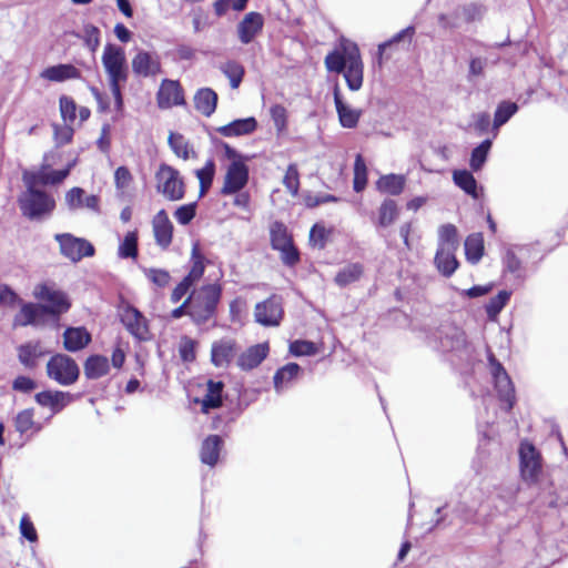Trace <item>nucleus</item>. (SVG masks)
Instances as JSON below:
<instances>
[{
	"label": "nucleus",
	"mask_w": 568,
	"mask_h": 568,
	"mask_svg": "<svg viewBox=\"0 0 568 568\" xmlns=\"http://www.w3.org/2000/svg\"><path fill=\"white\" fill-rule=\"evenodd\" d=\"M36 298L44 304L22 303L19 314L14 317L17 326H37L44 324V316L59 317L67 313L71 303L65 293L54 290L45 284L38 285L34 290Z\"/></svg>",
	"instance_id": "obj_1"
},
{
	"label": "nucleus",
	"mask_w": 568,
	"mask_h": 568,
	"mask_svg": "<svg viewBox=\"0 0 568 568\" xmlns=\"http://www.w3.org/2000/svg\"><path fill=\"white\" fill-rule=\"evenodd\" d=\"M101 60L108 77L111 93L114 98L115 110L122 111V85L129 79V69L124 49L120 45L108 43L104 47Z\"/></svg>",
	"instance_id": "obj_2"
},
{
	"label": "nucleus",
	"mask_w": 568,
	"mask_h": 568,
	"mask_svg": "<svg viewBox=\"0 0 568 568\" xmlns=\"http://www.w3.org/2000/svg\"><path fill=\"white\" fill-rule=\"evenodd\" d=\"M222 288L217 284H207L195 290L187 297L190 302L189 316L197 324H204L211 320L216 312L221 300Z\"/></svg>",
	"instance_id": "obj_3"
},
{
	"label": "nucleus",
	"mask_w": 568,
	"mask_h": 568,
	"mask_svg": "<svg viewBox=\"0 0 568 568\" xmlns=\"http://www.w3.org/2000/svg\"><path fill=\"white\" fill-rule=\"evenodd\" d=\"M19 207L30 221H42L52 214L55 201L44 191L27 189L19 197Z\"/></svg>",
	"instance_id": "obj_4"
},
{
	"label": "nucleus",
	"mask_w": 568,
	"mask_h": 568,
	"mask_svg": "<svg viewBox=\"0 0 568 568\" xmlns=\"http://www.w3.org/2000/svg\"><path fill=\"white\" fill-rule=\"evenodd\" d=\"M478 505L479 504L477 501H471L468 504L466 500H460L454 506L447 503L440 507H437L430 520L432 526L429 530L447 529L455 520H470L474 517Z\"/></svg>",
	"instance_id": "obj_5"
},
{
	"label": "nucleus",
	"mask_w": 568,
	"mask_h": 568,
	"mask_svg": "<svg viewBox=\"0 0 568 568\" xmlns=\"http://www.w3.org/2000/svg\"><path fill=\"white\" fill-rule=\"evenodd\" d=\"M518 455L521 479L528 485L538 484L544 475V460L540 452L528 440H523L518 448Z\"/></svg>",
	"instance_id": "obj_6"
},
{
	"label": "nucleus",
	"mask_w": 568,
	"mask_h": 568,
	"mask_svg": "<svg viewBox=\"0 0 568 568\" xmlns=\"http://www.w3.org/2000/svg\"><path fill=\"white\" fill-rule=\"evenodd\" d=\"M537 537L535 554L540 565L548 567L568 556V535H537Z\"/></svg>",
	"instance_id": "obj_7"
},
{
	"label": "nucleus",
	"mask_w": 568,
	"mask_h": 568,
	"mask_svg": "<svg viewBox=\"0 0 568 568\" xmlns=\"http://www.w3.org/2000/svg\"><path fill=\"white\" fill-rule=\"evenodd\" d=\"M156 191L168 201H180L185 195V184L180 172L173 166L162 163L155 173Z\"/></svg>",
	"instance_id": "obj_8"
},
{
	"label": "nucleus",
	"mask_w": 568,
	"mask_h": 568,
	"mask_svg": "<svg viewBox=\"0 0 568 568\" xmlns=\"http://www.w3.org/2000/svg\"><path fill=\"white\" fill-rule=\"evenodd\" d=\"M489 372L494 381L495 388L498 393L499 400L505 405L506 410H510L515 404V388L511 379L504 368L503 364L497 361L495 355L488 351L487 354Z\"/></svg>",
	"instance_id": "obj_9"
},
{
	"label": "nucleus",
	"mask_w": 568,
	"mask_h": 568,
	"mask_svg": "<svg viewBox=\"0 0 568 568\" xmlns=\"http://www.w3.org/2000/svg\"><path fill=\"white\" fill-rule=\"evenodd\" d=\"M48 376L63 386L74 384L80 374L75 361L65 354H55L47 364Z\"/></svg>",
	"instance_id": "obj_10"
},
{
	"label": "nucleus",
	"mask_w": 568,
	"mask_h": 568,
	"mask_svg": "<svg viewBox=\"0 0 568 568\" xmlns=\"http://www.w3.org/2000/svg\"><path fill=\"white\" fill-rule=\"evenodd\" d=\"M54 240L59 243L60 253L73 263L81 261L83 257L94 255V246L85 239L77 237L71 233H58Z\"/></svg>",
	"instance_id": "obj_11"
},
{
	"label": "nucleus",
	"mask_w": 568,
	"mask_h": 568,
	"mask_svg": "<svg viewBox=\"0 0 568 568\" xmlns=\"http://www.w3.org/2000/svg\"><path fill=\"white\" fill-rule=\"evenodd\" d=\"M248 179L250 171L245 160L231 162L226 168L221 194L227 196L239 193L246 186Z\"/></svg>",
	"instance_id": "obj_12"
},
{
	"label": "nucleus",
	"mask_w": 568,
	"mask_h": 568,
	"mask_svg": "<svg viewBox=\"0 0 568 568\" xmlns=\"http://www.w3.org/2000/svg\"><path fill=\"white\" fill-rule=\"evenodd\" d=\"M121 322L130 334L139 342L152 338L145 316L135 307L126 306L121 313Z\"/></svg>",
	"instance_id": "obj_13"
},
{
	"label": "nucleus",
	"mask_w": 568,
	"mask_h": 568,
	"mask_svg": "<svg viewBox=\"0 0 568 568\" xmlns=\"http://www.w3.org/2000/svg\"><path fill=\"white\" fill-rule=\"evenodd\" d=\"M255 321L263 326H278L283 317L282 298L272 295L267 300L257 303L254 310Z\"/></svg>",
	"instance_id": "obj_14"
},
{
	"label": "nucleus",
	"mask_w": 568,
	"mask_h": 568,
	"mask_svg": "<svg viewBox=\"0 0 568 568\" xmlns=\"http://www.w3.org/2000/svg\"><path fill=\"white\" fill-rule=\"evenodd\" d=\"M131 64L136 77L152 78L161 72L160 57L155 52L140 50L133 57Z\"/></svg>",
	"instance_id": "obj_15"
},
{
	"label": "nucleus",
	"mask_w": 568,
	"mask_h": 568,
	"mask_svg": "<svg viewBox=\"0 0 568 568\" xmlns=\"http://www.w3.org/2000/svg\"><path fill=\"white\" fill-rule=\"evenodd\" d=\"M346 84L351 91H358L363 85L364 64L359 49L352 48L348 53V63L343 71Z\"/></svg>",
	"instance_id": "obj_16"
},
{
	"label": "nucleus",
	"mask_w": 568,
	"mask_h": 568,
	"mask_svg": "<svg viewBox=\"0 0 568 568\" xmlns=\"http://www.w3.org/2000/svg\"><path fill=\"white\" fill-rule=\"evenodd\" d=\"M156 102L160 109H170L173 105L185 103L183 91L178 81L164 79L156 94Z\"/></svg>",
	"instance_id": "obj_17"
},
{
	"label": "nucleus",
	"mask_w": 568,
	"mask_h": 568,
	"mask_svg": "<svg viewBox=\"0 0 568 568\" xmlns=\"http://www.w3.org/2000/svg\"><path fill=\"white\" fill-rule=\"evenodd\" d=\"M237 352L236 342L232 338L215 341L211 347V362L215 367H227Z\"/></svg>",
	"instance_id": "obj_18"
},
{
	"label": "nucleus",
	"mask_w": 568,
	"mask_h": 568,
	"mask_svg": "<svg viewBox=\"0 0 568 568\" xmlns=\"http://www.w3.org/2000/svg\"><path fill=\"white\" fill-rule=\"evenodd\" d=\"M264 19L258 12H248L237 24V36L243 44L251 43L255 37L262 31Z\"/></svg>",
	"instance_id": "obj_19"
},
{
	"label": "nucleus",
	"mask_w": 568,
	"mask_h": 568,
	"mask_svg": "<svg viewBox=\"0 0 568 568\" xmlns=\"http://www.w3.org/2000/svg\"><path fill=\"white\" fill-rule=\"evenodd\" d=\"M155 242L162 248H168L172 243L173 224L165 210H160L152 220Z\"/></svg>",
	"instance_id": "obj_20"
},
{
	"label": "nucleus",
	"mask_w": 568,
	"mask_h": 568,
	"mask_svg": "<svg viewBox=\"0 0 568 568\" xmlns=\"http://www.w3.org/2000/svg\"><path fill=\"white\" fill-rule=\"evenodd\" d=\"M65 203L71 211L80 209H89L99 212L100 199L97 195H85V191L81 187H72L65 194Z\"/></svg>",
	"instance_id": "obj_21"
},
{
	"label": "nucleus",
	"mask_w": 568,
	"mask_h": 568,
	"mask_svg": "<svg viewBox=\"0 0 568 568\" xmlns=\"http://www.w3.org/2000/svg\"><path fill=\"white\" fill-rule=\"evenodd\" d=\"M257 129V121L254 116L236 119L225 125L219 126L215 131L224 138H237L252 134Z\"/></svg>",
	"instance_id": "obj_22"
},
{
	"label": "nucleus",
	"mask_w": 568,
	"mask_h": 568,
	"mask_svg": "<svg viewBox=\"0 0 568 568\" xmlns=\"http://www.w3.org/2000/svg\"><path fill=\"white\" fill-rule=\"evenodd\" d=\"M36 400L39 405L49 407L53 414H57L73 400V395L68 392L44 390L36 395Z\"/></svg>",
	"instance_id": "obj_23"
},
{
	"label": "nucleus",
	"mask_w": 568,
	"mask_h": 568,
	"mask_svg": "<svg viewBox=\"0 0 568 568\" xmlns=\"http://www.w3.org/2000/svg\"><path fill=\"white\" fill-rule=\"evenodd\" d=\"M333 93L335 108L341 125L346 129L355 128L358 124L362 111L351 108L343 101V98L339 93V89L337 85L334 88Z\"/></svg>",
	"instance_id": "obj_24"
},
{
	"label": "nucleus",
	"mask_w": 568,
	"mask_h": 568,
	"mask_svg": "<svg viewBox=\"0 0 568 568\" xmlns=\"http://www.w3.org/2000/svg\"><path fill=\"white\" fill-rule=\"evenodd\" d=\"M267 354V344L253 345L239 356L237 365L243 371H251L257 367L266 358Z\"/></svg>",
	"instance_id": "obj_25"
},
{
	"label": "nucleus",
	"mask_w": 568,
	"mask_h": 568,
	"mask_svg": "<svg viewBox=\"0 0 568 568\" xmlns=\"http://www.w3.org/2000/svg\"><path fill=\"white\" fill-rule=\"evenodd\" d=\"M44 354L45 351L39 341H30L18 347L19 362L28 369H34L38 366V359Z\"/></svg>",
	"instance_id": "obj_26"
},
{
	"label": "nucleus",
	"mask_w": 568,
	"mask_h": 568,
	"mask_svg": "<svg viewBox=\"0 0 568 568\" xmlns=\"http://www.w3.org/2000/svg\"><path fill=\"white\" fill-rule=\"evenodd\" d=\"M91 342V335L84 327H68L63 333V346L69 352L83 349Z\"/></svg>",
	"instance_id": "obj_27"
},
{
	"label": "nucleus",
	"mask_w": 568,
	"mask_h": 568,
	"mask_svg": "<svg viewBox=\"0 0 568 568\" xmlns=\"http://www.w3.org/2000/svg\"><path fill=\"white\" fill-rule=\"evenodd\" d=\"M40 77L51 82H63L71 79H80L81 72L73 64L61 63L45 68Z\"/></svg>",
	"instance_id": "obj_28"
},
{
	"label": "nucleus",
	"mask_w": 568,
	"mask_h": 568,
	"mask_svg": "<svg viewBox=\"0 0 568 568\" xmlns=\"http://www.w3.org/2000/svg\"><path fill=\"white\" fill-rule=\"evenodd\" d=\"M194 106L204 116H211L217 105V93L211 88H202L194 94Z\"/></svg>",
	"instance_id": "obj_29"
},
{
	"label": "nucleus",
	"mask_w": 568,
	"mask_h": 568,
	"mask_svg": "<svg viewBox=\"0 0 568 568\" xmlns=\"http://www.w3.org/2000/svg\"><path fill=\"white\" fill-rule=\"evenodd\" d=\"M13 423L16 430L21 437L26 436V440H29L33 434L39 433L42 429L41 424L34 422L32 409H23L19 412L16 415Z\"/></svg>",
	"instance_id": "obj_30"
},
{
	"label": "nucleus",
	"mask_w": 568,
	"mask_h": 568,
	"mask_svg": "<svg viewBox=\"0 0 568 568\" xmlns=\"http://www.w3.org/2000/svg\"><path fill=\"white\" fill-rule=\"evenodd\" d=\"M456 252L457 250L437 248L434 263L438 272L445 277H450L459 265Z\"/></svg>",
	"instance_id": "obj_31"
},
{
	"label": "nucleus",
	"mask_w": 568,
	"mask_h": 568,
	"mask_svg": "<svg viewBox=\"0 0 568 568\" xmlns=\"http://www.w3.org/2000/svg\"><path fill=\"white\" fill-rule=\"evenodd\" d=\"M352 48H358L357 44L353 42L344 43L341 48V51H333L329 52L325 57V65L328 71L341 73L346 69L348 63V53L351 52Z\"/></svg>",
	"instance_id": "obj_32"
},
{
	"label": "nucleus",
	"mask_w": 568,
	"mask_h": 568,
	"mask_svg": "<svg viewBox=\"0 0 568 568\" xmlns=\"http://www.w3.org/2000/svg\"><path fill=\"white\" fill-rule=\"evenodd\" d=\"M222 445H223V440H222L221 436L210 435L209 437H206L203 440L202 447H201V453H200L201 462L211 467L215 466L219 460V457H220V452H221Z\"/></svg>",
	"instance_id": "obj_33"
},
{
	"label": "nucleus",
	"mask_w": 568,
	"mask_h": 568,
	"mask_svg": "<svg viewBox=\"0 0 568 568\" xmlns=\"http://www.w3.org/2000/svg\"><path fill=\"white\" fill-rule=\"evenodd\" d=\"M301 367L296 363H288L278 368L273 377L274 388L276 393L287 389L292 382L297 377Z\"/></svg>",
	"instance_id": "obj_34"
},
{
	"label": "nucleus",
	"mask_w": 568,
	"mask_h": 568,
	"mask_svg": "<svg viewBox=\"0 0 568 568\" xmlns=\"http://www.w3.org/2000/svg\"><path fill=\"white\" fill-rule=\"evenodd\" d=\"M110 365L105 356L91 355L84 363V375L89 379H98L109 373Z\"/></svg>",
	"instance_id": "obj_35"
},
{
	"label": "nucleus",
	"mask_w": 568,
	"mask_h": 568,
	"mask_svg": "<svg viewBox=\"0 0 568 568\" xmlns=\"http://www.w3.org/2000/svg\"><path fill=\"white\" fill-rule=\"evenodd\" d=\"M223 383L222 382H207V390L201 400L202 412L207 414L211 409L219 408L222 405V392H223Z\"/></svg>",
	"instance_id": "obj_36"
},
{
	"label": "nucleus",
	"mask_w": 568,
	"mask_h": 568,
	"mask_svg": "<svg viewBox=\"0 0 568 568\" xmlns=\"http://www.w3.org/2000/svg\"><path fill=\"white\" fill-rule=\"evenodd\" d=\"M191 270L187 275L184 276L187 281L195 284L204 274L205 271V257L201 252L200 244L197 242L193 243L191 251Z\"/></svg>",
	"instance_id": "obj_37"
},
{
	"label": "nucleus",
	"mask_w": 568,
	"mask_h": 568,
	"mask_svg": "<svg viewBox=\"0 0 568 568\" xmlns=\"http://www.w3.org/2000/svg\"><path fill=\"white\" fill-rule=\"evenodd\" d=\"M454 183L460 187L466 194L477 200L479 197L477 181L473 173L467 170H455L453 172Z\"/></svg>",
	"instance_id": "obj_38"
},
{
	"label": "nucleus",
	"mask_w": 568,
	"mask_h": 568,
	"mask_svg": "<svg viewBox=\"0 0 568 568\" xmlns=\"http://www.w3.org/2000/svg\"><path fill=\"white\" fill-rule=\"evenodd\" d=\"M465 254L468 262L476 264L484 254V239L480 233H474L465 240Z\"/></svg>",
	"instance_id": "obj_39"
},
{
	"label": "nucleus",
	"mask_w": 568,
	"mask_h": 568,
	"mask_svg": "<svg viewBox=\"0 0 568 568\" xmlns=\"http://www.w3.org/2000/svg\"><path fill=\"white\" fill-rule=\"evenodd\" d=\"M219 69L229 79L232 89L240 87L245 74V69L240 62L229 60L222 63Z\"/></svg>",
	"instance_id": "obj_40"
},
{
	"label": "nucleus",
	"mask_w": 568,
	"mask_h": 568,
	"mask_svg": "<svg viewBox=\"0 0 568 568\" xmlns=\"http://www.w3.org/2000/svg\"><path fill=\"white\" fill-rule=\"evenodd\" d=\"M376 185L381 192L399 195L405 186V176L397 174L384 175L377 181Z\"/></svg>",
	"instance_id": "obj_41"
},
{
	"label": "nucleus",
	"mask_w": 568,
	"mask_h": 568,
	"mask_svg": "<svg viewBox=\"0 0 568 568\" xmlns=\"http://www.w3.org/2000/svg\"><path fill=\"white\" fill-rule=\"evenodd\" d=\"M459 240L457 227L454 224H444L438 230V247L447 250H458Z\"/></svg>",
	"instance_id": "obj_42"
},
{
	"label": "nucleus",
	"mask_w": 568,
	"mask_h": 568,
	"mask_svg": "<svg viewBox=\"0 0 568 568\" xmlns=\"http://www.w3.org/2000/svg\"><path fill=\"white\" fill-rule=\"evenodd\" d=\"M363 274V265L359 263H351L341 268L336 276L335 283L339 286H347L361 278Z\"/></svg>",
	"instance_id": "obj_43"
},
{
	"label": "nucleus",
	"mask_w": 568,
	"mask_h": 568,
	"mask_svg": "<svg viewBox=\"0 0 568 568\" xmlns=\"http://www.w3.org/2000/svg\"><path fill=\"white\" fill-rule=\"evenodd\" d=\"M398 216V207L394 200L386 199L378 209V219L376 225L387 227L395 222Z\"/></svg>",
	"instance_id": "obj_44"
},
{
	"label": "nucleus",
	"mask_w": 568,
	"mask_h": 568,
	"mask_svg": "<svg viewBox=\"0 0 568 568\" xmlns=\"http://www.w3.org/2000/svg\"><path fill=\"white\" fill-rule=\"evenodd\" d=\"M518 111V105L515 102L509 101H503L498 104L494 122H493V129L495 130L494 136L497 135V130L507 123L509 119Z\"/></svg>",
	"instance_id": "obj_45"
},
{
	"label": "nucleus",
	"mask_w": 568,
	"mask_h": 568,
	"mask_svg": "<svg viewBox=\"0 0 568 568\" xmlns=\"http://www.w3.org/2000/svg\"><path fill=\"white\" fill-rule=\"evenodd\" d=\"M292 239L287 233V230L283 223L275 222L271 226V244L272 247L276 251H284L291 245Z\"/></svg>",
	"instance_id": "obj_46"
},
{
	"label": "nucleus",
	"mask_w": 568,
	"mask_h": 568,
	"mask_svg": "<svg viewBox=\"0 0 568 568\" xmlns=\"http://www.w3.org/2000/svg\"><path fill=\"white\" fill-rule=\"evenodd\" d=\"M195 175L200 182V196H203L212 185L215 175V162L209 159L204 166L195 171Z\"/></svg>",
	"instance_id": "obj_47"
},
{
	"label": "nucleus",
	"mask_w": 568,
	"mask_h": 568,
	"mask_svg": "<svg viewBox=\"0 0 568 568\" xmlns=\"http://www.w3.org/2000/svg\"><path fill=\"white\" fill-rule=\"evenodd\" d=\"M491 144L493 141L490 139H486L471 151L469 166L473 171L477 172L484 166L491 149Z\"/></svg>",
	"instance_id": "obj_48"
},
{
	"label": "nucleus",
	"mask_w": 568,
	"mask_h": 568,
	"mask_svg": "<svg viewBox=\"0 0 568 568\" xmlns=\"http://www.w3.org/2000/svg\"><path fill=\"white\" fill-rule=\"evenodd\" d=\"M118 255L121 258H135L138 256V232H128L119 245Z\"/></svg>",
	"instance_id": "obj_49"
},
{
	"label": "nucleus",
	"mask_w": 568,
	"mask_h": 568,
	"mask_svg": "<svg viewBox=\"0 0 568 568\" xmlns=\"http://www.w3.org/2000/svg\"><path fill=\"white\" fill-rule=\"evenodd\" d=\"M510 292L500 291L496 296L491 297L489 302L485 305L487 316L490 320L496 318L510 300Z\"/></svg>",
	"instance_id": "obj_50"
},
{
	"label": "nucleus",
	"mask_w": 568,
	"mask_h": 568,
	"mask_svg": "<svg viewBox=\"0 0 568 568\" xmlns=\"http://www.w3.org/2000/svg\"><path fill=\"white\" fill-rule=\"evenodd\" d=\"M505 270L513 274L516 280L524 281L526 278V270L521 261L513 251H507L504 257Z\"/></svg>",
	"instance_id": "obj_51"
},
{
	"label": "nucleus",
	"mask_w": 568,
	"mask_h": 568,
	"mask_svg": "<svg viewBox=\"0 0 568 568\" xmlns=\"http://www.w3.org/2000/svg\"><path fill=\"white\" fill-rule=\"evenodd\" d=\"M367 184V168L361 154H357L354 163V182L355 192H362Z\"/></svg>",
	"instance_id": "obj_52"
},
{
	"label": "nucleus",
	"mask_w": 568,
	"mask_h": 568,
	"mask_svg": "<svg viewBox=\"0 0 568 568\" xmlns=\"http://www.w3.org/2000/svg\"><path fill=\"white\" fill-rule=\"evenodd\" d=\"M22 180L27 189L38 190L39 185H48V171L44 166L37 171H24Z\"/></svg>",
	"instance_id": "obj_53"
},
{
	"label": "nucleus",
	"mask_w": 568,
	"mask_h": 568,
	"mask_svg": "<svg viewBox=\"0 0 568 568\" xmlns=\"http://www.w3.org/2000/svg\"><path fill=\"white\" fill-rule=\"evenodd\" d=\"M283 184L292 195H297L300 189V174L296 164L291 163L287 166Z\"/></svg>",
	"instance_id": "obj_54"
},
{
	"label": "nucleus",
	"mask_w": 568,
	"mask_h": 568,
	"mask_svg": "<svg viewBox=\"0 0 568 568\" xmlns=\"http://www.w3.org/2000/svg\"><path fill=\"white\" fill-rule=\"evenodd\" d=\"M169 144L179 158H182L183 160H187L190 158L189 144L185 142L183 135L171 132L169 135Z\"/></svg>",
	"instance_id": "obj_55"
},
{
	"label": "nucleus",
	"mask_w": 568,
	"mask_h": 568,
	"mask_svg": "<svg viewBox=\"0 0 568 568\" xmlns=\"http://www.w3.org/2000/svg\"><path fill=\"white\" fill-rule=\"evenodd\" d=\"M196 207V202L181 205L174 211L173 216L179 224L187 225L195 217Z\"/></svg>",
	"instance_id": "obj_56"
},
{
	"label": "nucleus",
	"mask_w": 568,
	"mask_h": 568,
	"mask_svg": "<svg viewBox=\"0 0 568 568\" xmlns=\"http://www.w3.org/2000/svg\"><path fill=\"white\" fill-rule=\"evenodd\" d=\"M143 273L149 281L159 287H165L170 280V273L162 268H143Z\"/></svg>",
	"instance_id": "obj_57"
},
{
	"label": "nucleus",
	"mask_w": 568,
	"mask_h": 568,
	"mask_svg": "<svg viewBox=\"0 0 568 568\" xmlns=\"http://www.w3.org/2000/svg\"><path fill=\"white\" fill-rule=\"evenodd\" d=\"M290 352L294 356H311L316 354L317 347L310 341H294L290 345Z\"/></svg>",
	"instance_id": "obj_58"
},
{
	"label": "nucleus",
	"mask_w": 568,
	"mask_h": 568,
	"mask_svg": "<svg viewBox=\"0 0 568 568\" xmlns=\"http://www.w3.org/2000/svg\"><path fill=\"white\" fill-rule=\"evenodd\" d=\"M196 342L187 336H183L179 346V354L183 362L190 363L195 359Z\"/></svg>",
	"instance_id": "obj_59"
},
{
	"label": "nucleus",
	"mask_w": 568,
	"mask_h": 568,
	"mask_svg": "<svg viewBox=\"0 0 568 568\" xmlns=\"http://www.w3.org/2000/svg\"><path fill=\"white\" fill-rule=\"evenodd\" d=\"M271 118L274 122L276 131L282 133L287 125V112L281 104H275L270 109Z\"/></svg>",
	"instance_id": "obj_60"
},
{
	"label": "nucleus",
	"mask_w": 568,
	"mask_h": 568,
	"mask_svg": "<svg viewBox=\"0 0 568 568\" xmlns=\"http://www.w3.org/2000/svg\"><path fill=\"white\" fill-rule=\"evenodd\" d=\"M60 112L64 122L72 123L75 120L77 105L72 98L62 95L60 98Z\"/></svg>",
	"instance_id": "obj_61"
},
{
	"label": "nucleus",
	"mask_w": 568,
	"mask_h": 568,
	"mask_svg": "<svg viewBox=\"0 0 568 568\" xmlns=\"http://www.w3.org/2000/svg\"><path fill=\"white\" fill-rule=\"evenodd\" d=\"M327 239V231L321 224H314L310 231V243L317 248H324Z\"/></svg>",
	"instance_id": "obj_62"
},
{
	"label": "nucleus",
	"mask_w": 568,
	"mask_h": 568,
	"mask_svg": "<svg viewBox=\"0 0 568 568\" xmlns=\"http://www.w3.org/2000/svg\"><path fill=\"white\" fill-rule=\"evenodd\" d=\"M0 303L9 307L22 303L19 295L7 284H0Z\"/></svg>",
	"instance_id": "obj_63"
},
{
	"label": "nucleus",
	"mask_w": 568,
	"mask_h": 568,
	"mask_svg": "<svg viewBox=\"0 0 568 568\" xmlns=\"http://www.w3.org/2000/svg\"><path fill=\"white\" fill-rule=\"evenodd\" d=\"M84 41L91 52H95L100 45V30L95 26L89 24L84 28Z\"/></svg>",
	"instance_id": "obj_64"
}]
</instances>
